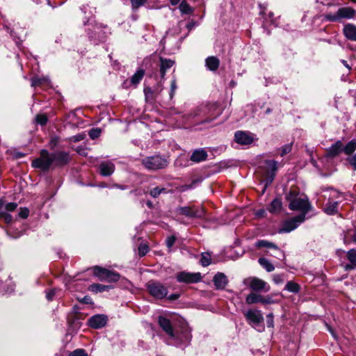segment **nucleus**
Listing matches in <instances>:
<instances>
[{
    "label": "nucleus",
    "instance_id": "1",
    "mask_svg": "<svg viewBox=\"0 0 356 356\" xmlns=\"http://www.w3.org/2000/svg\"><path fill=\"white\" fill-rule=\"evenodd\" d=\"M142 164L149 170H159L165 168L169 162L166 158L158 154L147 156L142 160Z\"/></svg>",
    "mask_w": 356,
    "mask_h": 356
},
{
    "label": "nucleus",
    "instance_id": "2",
    "mask_svg": "<svg viewBox=\"0 0 356 356\" xmlns=\"http://www.w3.org/2000/svg\"><path fill=\"white\" fill-rule=\"evenodd\" d=\"M356 15V10L351 7H342L335 13H327L324 15L325 19L330 22H339L343 19H353Z\"/></svg>",
    "mask_w": 356,
    "mask_h": 356
},
{
    "label": "nucleus",
    "instance_id": "3",
    "mask_svg": "<svg viewBox=\"0 0 356 356\" xmlns=\"http://www.w3.org/2000/svg\"><path fill=\"white\" fill-rule=\"evenodd\" d=\"M148 293L157 300H162L167 297L168 289L163 284L159 281L150 280L146 284Z\"/></svg>",
    "mask_w": 356,
    "mask_h": 356
},
{
    "label": "nucleus",
    "instance_id": "4",
    "mask_svg": "<svg viewBox=\"0 0 356 356\" xmlns=\"http://www.w3.org/2000/svg\"><path fill=\"white\" fill-rule=\"evenodd\" d=\"M158 323L170 338L175 340L178 343L188 342L191 340V337L188 336V334L185 337L184 341L180 339L178 334L174 332L172 323L168 318L161 316H159Z\"/></svg>",
    "mask_w": 356,
    "mask_h": 356
},
{
    "label": "nucleus",
    "instance_id": "5",
    "mask_svg": "<svg viewBox=\"0 0 356 356\" xmlns=\"http://www.w3.org/2000/svg\"><path fill=\"white\" fill-rule=\"evenodd\" d=\"M53 165L51 154L47 149L40 152V156L32 161L31 165L43 172L48 171Z\"/></svg>",
    "mask_w": 356,
    "mask_h": 356
},
{
    "label": "nucleus",
    "instance_id": "6",
    "mask_svg": "<svg viewBox=\"0 0 356 356\" xmlns=\"http://www.w3.org/2000/svg\"><path fill=\"white\" fill-rule=\"evenodd\" d=\"M244 316L248 323L254 328L259 327V331H263L264 326L262 325L264 321L263 314L261 311L257 309H248L244 313Z\"/></svg>",
    "mask_w": 356,
    "mask_h": 356
},
{
    "label": "nucleus",
    "instance_id": "7",
    "mask_svg": "<svg viewBox=\"0 0 356 356\" xmlns=\"http://www.w3.org/2000/svg\"><path fill=\"white\" fill-rule=\"evenodd\" d=\"M94 275L99 280L109 282H116L120 279V275L118 273L97 266L94 267Z\"/></svg>",
    "mask_w": 356,
    "mask_h": 356
},
{
    "label": "nucleus",
    "instance_id": "8",
    "mask_svg": "<svg viewBox=\"0 0 356 356\" xmlns=\"http://www.w3.org/2000/svg\"><path fill=\"white\" fill-rule=\"evenodd\" d=\"M310 204L307 198L294 197L289 203V208L293 211H298L300 212V215H304L305 219L306 214L310 210Z\"/></svg>",
    "mask_w": 356,
    "mask_h": 356
},
{
    "label": "nucleus",
    "instance_id": "9",
    "mask_svg": "<svg viewBox=\"0 0 356 356\" xmlns=\"http://www.w3.org/2000/svg\"><path fill=\"white\" fill-rule=\"evenodd\" d=\"M243 283L254 291L268 292L270 289L267 282L257 277H251L245 279Z\"/></svg>",
    "mask_w": 356,
    "mask_h": 356
},
{
    "label": "nucleus",
    "instance_id": "10",
    "mask_svg": "<svg viewBox=\"0 0 356 356\" xmlns=\"http://www.w3.org/2000/svg\"><path fill=\"white\" fill-rule=\"evenodd\" d=\"M177 212L188 218H202L205 215L204 208L197 207H181L177 209Z\"/></svg>",
    "mask_w": 356,
    "mask_h": 356
},
{
    "label": "nucleus",
    "instance_id": "11",
    "mask_svg": "<svg viewBox=\"0 0 356 356\" xmlns=\"http://www.w3.org/2000/svg\"><path fill=\"white\" fill-rule=\"evenodd\" d=\"M305 220L304 215H298L284 221L282 227L279 229V233H287L294 230L300 223L303 222Z\"/></svg>",
    "mask_w": 356,
    "mask_h": 356
},
{
    "label": "nucleus",
    "instance_id": "12",
    "mask_svg": "<svg viewBox=\"0 0 356 356\" xmlns=\"http://www.w3.org/2000/svg\"><path fill=\"white\" fill-rule=\"evenodd\" d=\"M176 279L178 282L185 284L197 283L202 280L200 273H188V272H179L176 275Z\"/></svg>",
    "mask_w": 356,
    "mask_h": 356
},
{
    "label": "nucleus",
    "instance_id": "13",
    "mask_svg": "<svg viewBox=\"0 0 356 356\" xmlns=\"http://www.w3.org/2000/svg\"><path fill=\"white\" fill-rule=\"evenodd\" d=\"M234 140L241 145H249L254 142L253 134L244 131H237L234 134Z\"/></svg>",
    "mask_w": 356,
    "mask_h": 356
},
{
    "label": "nucleus",
    "instance_id": "14",
    "mask_svg": "<svg viewBox=\"0 0 356 356\" xmlns=\"http://www.w3.org/2000/svg\"><path fill=\"white\" fill-rule=\"evenodd\" d=\"M245 302L248 305L261 302L262 304H272L274 302L273 300L269 296L264 297L255 293H251L247 296Z\"/></svg>",
    "mask_w": 356,
    "mask_h": 356
},
{
    "label": "nucleus",
    "instance_id": "15",
    "mask_svg": "<svg viewBox=\"0 0 356 356\" xmlns=\"http://www.w3.org/2000/svg\"><path fill=\"white\" fill-rule=\"evenodd\" d=\"M52 163L56 166H63L67 164L70 160L69 153L63 151L51 154Z\"/></svg>",
    "mask_w": 356,
    "mask_h": 356
},
{
    "label": "nucleus",
    "instance_id": "16",
    "mask_svg": "<svg viewBox=\"0 0 356 356\" xmlns=\"http://www.w3.org/2000/svg\"><path fill=\"white\" fill-rule=\"evenodd\" d=\"M266 165V185L270 184L275 176V172L277 170V162L273 160H267L265 162Z\"/></svg>",
    "mask_w": 356,
    "mask_h": 356
},
{
    "label": "nucleus",
    "instance_id": "17",
    "mask_svg": "<svg viewBox=\"0 0 356 356\" xmlns=\"http://www.w3.org/2000/svg\"><path fill=\"white\" fill-rule=\"evenodd\" d=\"M348 263L345 264L343 268L346 271L356 269V249L353 248L346 252Z\"/></svg>",
    "mask_w": 356,
    "mask_h": 356
},
{
    "label": "nucleus",
    "instance_id": "18",
    "mask_svg": "<svg viewBox=\"0 0 356 356\" xmlns=\"http://www.w3.org/2000/svg\"><path fill=\"white\" fill-rule=\"evenodd\" d=\"M99 171L101 175L108 177L115 171V165L111 161H103L99 165Z\"/></svg>",
    "mask_w": 356,
    "mask_h": 356
},
{
    "label": "nucleus",
    "instance_id": "19",
    "mask_svg": "<svg viewBox=\"0 0 356 356\" xmlns=\"http://www.w3.org/2000/svg\"><path fill=\"white\" fill-rule=\"evenodd\" d=\"M213 282L217 290H222L228 284V279L223 273H217L213 278Z\"/></svg>",
    "mask_w": 356,
    "mask_h": 356
},
{
    "label": "nucleus",
    "instance_id": "20",
    "mask_svg": "<svg viewBox=\"0 0 356 356\" xmlns=\"http://www.w3.org/2000/svg\"><path fill=\"white\" fill-rule=\"evenodd\" d=\"M160 61V67H159V72L161 74V79H164L166 72L171 68L175 63V60H171L170 58H159Z\"/></svg>",
    "mask_w": 356,
    "mask_h": 356
},
{
    "label": "nucleus",
    "instance_id": "21",
    "mask_svg": "<svg viewBox=\"0 0 356 356\" xmlns=\"http://www.w3.org/2000/svg\"><path fill=\"white\" fill-rule=\"evenodd\" d=\"M88 323L92 328L103 327L106 324V317L104 315H95L90 318Z\"/></svg>",
    "mask_w": 356,
    "mask_h": 356
},
{
    "label": "nucleus",
    "instance_id": "22",
    "mask_svg": "<svg viewBox=\"0 0 356 356\" xmlns=\"http://www.w3.org/2000/svg\"><path fill=\"white\" fill-rule=\"evenodd\" d=\"M81 10L85 15L86 20L83 21V25L87 26L90 24V21L96 13V8L90 6L88 3L84 4L81 7Z\"/></svg>",
    "mask_w": 356,
    "mask_h": 356
},
{
    "label": "nucleus",
    "instance_id": "23",
    "mask_svg": "<svg viewBox=\"0 0 356 356\" xmlns=\"http://www.w3.org/2000/svg\"><path fill=\"white\" fill-rule=\"evenodd\" d=\"M207 152L203 149H195L191 156V161L195 163L204 161L207 158Z\"/></svg>",
    "mask_w": 356,
    "mask_h": 356
},
{
    "label": "nucleus",
    "instance_id": "24",
    "mask_svg": "<svg viewBox=\"0 0 356 356\" xmlns=\"http://www.w3.org/2000/svg\"><path fill=\"white\" fill-rule=\"evenodd\" d=\"M341 152H343V143L341 140H337L327 149V155L330 157H335Z\"/></svg>",
    "mask_w": 356,
    "mask_h": 356
},
{
    "label": "nucleus",
    "instance_id": "25",
    "mask_svg": "<svg viewBox=\"0 0 356 356\" xmlns=\"http://www.w3.org/2000/svg\"><path fill=\"white\" fill-rule=\"evenodd\" d=\"M345 36L353 41H356V26L352 24L346 25L343 28Z\"/></svg>",
    "mask_w": 356,
    "mask_h": 356
},
{
    "label": "nucleus",
    "instance_id": "26",
    "mask_svg": "<svg viewBox=\"0 0 356 356\" xmlns=\"http://www.w3.org/2000/svg\"><path fill=\"white\" fill-rule=\"evenodd\" d=\"M339 202L329 200L323 208V211L327 215H334L338 212Z\"/></svg>",
    "mask_w": 356,
    "mask_h": 356
},
{
    "label": "nucleus",
    "instance_id": "27",
    "mask_svg": "<svg viewBox=\"0 0 356 356\" xmlns=\"http://www.w3.org/2000/svg\"><path fill=\"white\" fill-rule=\"evenodd\" d=\"M206 66L211 71H216L218 70L220 65V60L216 56H209L206 60Z\"/></svg>",
    "mask_w": 356,
    "mask_h": 356
},
{
    "label": "nucleus",
    "instance_id": "28",
    "mask_svg": "<svg viewBox=\"0 0 356 356\" xmlns=\"http://www.w3.org/2000/svg\"><path fill=\"white\" fill-rule=\"evenodd\" d=\"M282 207V200L280 198H275L268 207V211L272 213H278Z\"/></svg>",
    "mask_w": 356,
    "mask_h": 356
},
{
    "label": "nucleus",
    "instance_id": "29",
    "mask_svg": "<svg viewBox=\"0 0 356 356\" xmlns=\"http://www.w3.org/2000/svg\"><path fill=\"white\" fill-rule=\"evenodd\" d=\"M143 91L146 102L154 104L156 101L157 95L156 92L153 90L150 87H145Z\"/></svg>",
    "mask_w": 356,
    "mask_h": 356
},
{
    "label": "nucleus",
    "instance_id": "30",
    "mask_svg": "<svg viewBox=\"0 0 356 356\" xmlns=\"http://www.w3.org/2000/svg\"><path fill=\"white\" fill-rule=\"evenodd\" d=\"M145 70L143 69H138L134 74L130 78L131 84L135 87L140 82L145 75Z\"/></svg>",
    "mask_w": 356,
    "mask_h": 356
},
{
    "label": "nucleus",
    "instance_id": "31",
    "mask_svg": "<svg viewBox=\"0 0 356 356\" xmlns=\"http://www.w3.org/2000/svg\"><path fill=\"white\" fill-rule=\"evenodd\" d=\"M256 246L258 248H273L278 251L282 255L283 254L282 252L279 249V248L273 243L266 241V240H259L257 242Z\"/></svg>",
    "mask_w": 356,
    "mask_h": 356
},
{
    "label": "nucleus",
    "instance_id": "32",
    "mask_svg": "<svg viewBox=\"0 0 356 356\" xmlns=\"http://www.w3.org/2000/svg\"><path fill=\"white\" fill-rule=\"evenodd\" d=\"M0 219L4 220V222L7 224H9L13 220L12 216L6 212L3 209V200H0Z\"/></svg>",
    "mask_w": 356,
    "mask_h": 356
},
{
    "label": "nucleus",
    "instance_id": "33",
    "mask_svg": "<svg viewBox=\"0 0 356 356\" xmlns=\"http://www.w3.org/2000/svg\"><path fill=\"white\" fill-rule=\"evenodd\" d=\"M111 289L110 286L104 285L102 284H92L89 286L88 289L94 293L104 292L108 291Z\"/></svg>",
    "mask_w": 356,
    "mask_h": 356
},
{
    "label": "nucleus",
    "instance_id": "34",
    "mask_svg": "<svg viewBox=\"0 0 356 356\" xmlns=\"http://www.w3.org/2000/svg\"><path fill=\"white\" fill-rule=\"evenodd\" d=\"M300 289L301 287L300 284L293 281L287 282L284 286V290H286L293 293H298L300 291Z\"/></svg>",
    "mask_w": 356,
    "mask_h": 356
},
{
    "label": "nucleus",
    "instance_id": "35",
    "mask_svg": "<svg viewBox=\"0 0 356 356\" xmlns=\"http://www.w3.org/2000/svg\"><path fill=\"white\" fill-rule=\"evenodd\" d=\"M149 193L153 198H157L161 194L168 193V190L163 186H156L150 189Z\"/></svg>",
    "mask_w": 356,
    "mask_h": 356
},
{
    "label": "nucleus",
    "instance_id": "36",
    "mask_svg": "<svg viewBox=\"0 0 356 356\" xmlns=\"http://www.w3.org/2000/svg\"><path fill=\"white\" fill-rule=\"evenodd\" d=\"M179 9L182 15H190L193 12V8L185 0L181 1Z\"/></svg>",
    "mask_w": 356,
    "mask_h": 356
},
{
    "label": "nucleus",
    "instance_id": "37",
    "mask_svg": "<svg viewBox=\"0 0 356 356\" xmlns=\"http://www.w3.org/2000/svg\"><path fill=\"white\" fill-rule=\"evenodd\" d=\"M356 149V140L353 139L348 142L345 147L343 146V152L347 154L350 155Z\"/></svg>",
    "mask_w": 356,
    "mask_h": 356
},
{
    "label": "nucleus",
    "instance_id": "38",
    "mask_svg": "<svg viewBox=\"0 0 356 356\" xmlns=\"http://www.w3.org/2000/svg\"><path fill=\"white\" fill-rule=\"evenodd\" d=\"M258 262L268 272H272L275 269L273 264L266 258H259Z\"/></svg>",
    "mask_w": 356,
    "mask_h": 356
},
{
    "label": "nucleus",
    "instance_id": "39",
    "mask_svg": "<svg viewBox=\"0 0 356 356\" xmlns=\"http://www.w3.org/2000/svg\"><path fill=\"white\" fill-rule=\"evenodd\" d=\"M49 79L46 77L34 76L31 79V86L36 87L48 83Z\"/></svg>",
    "mask_w": 356,
    "mask_h": 356
},
{
    "label": "nucleus",
    "instance_id": "40",
    "mask_svg": "<svg viewBox=\"0 0 356 356\" xmlns=\"http://www.w3.org/2000/svg\"><path fill=\"white\" fill-rule=\"evenodd\" d=\"M200 263L204 267L209 266L211 263V257L210 254L208 252H203L201 255Z\"/></svg>",
    "mask_w": 356,
    "mask_h": 356
},
{
    "label": "nucleus",
    "instance_id": "41",
    "mask_svg": "<svg viewBox=\"0 0 356 356\" xmlns=\"http://www.w3.org/2000/svg\"><path fill=\"white\" fill-rule=\"evenodd\" d=\"M35 121H36L37 124H39L43 126L47 123L48 118H47V116L44 114H38L35 116Z\"/></svg>",
    "mask_w": 356,
    "mask_h": 356
},
{
    "label": "nucleus",
    "instance_id": "42",
    "mask_svg": "<svg viewBox=\"0 0 356 356\" xmlns=\"http://www.w3.org/2000/svg\"><path fill=\"white\" fill-rule=\"evenodd\" d=\"M149 252V246L145 243H141L138 246V254L144 257Z\"/></svg>",
    "mask_w": 356,
    "mask_h": 356
},
{
    "label": "nucleus",
    "instance_id": "43",
    "mask_svg": "<svg viewBox=\"0 0 356 356\" xmlns=\"http://www.w3.org/2000/svg\"><path fill=\"white\" fill-rule=\"evenodd\" d=\"M292 145H293V143H291L286 144V145H284V146H282L281 147V153H280L281 156H284L286 154L289 153L292 150Z\"/></svg>",
    "mask_w": 356,
    "mask_h": 356
},
{
    "label": "nucleus",
    "instance_id": "44",
    "mask_svg": "<svg viewBox=\"0 0 356 356\" xmlns=\"http://www.w3.org/2000/svg\"><path fill=\"white\" fill-rule=\"evenodd\" d=\"M17 207V204L15 202H9L6 204H3V209L6 212H11L15 211Z\"/></svg>",
    "mask_w": 356,
    "mask_h": 356
},
{
    "label": "nucleus",
    "instance_id": "45",
    "mask_svg": "<svg viewBox=\"0 0 356 356\" xmlns=\"http://www.w3.org/2000/svg\"><path fill=\"white\" fill-rule=\"evenodd\" d=\"M101 134V130L99 129H92L89 131L88 135L91 139L97 138Z\"/></svg>",
    "mask_w": 356,
    "mask_h": 356
},
{
    "label": "nucleus",
    "instance_id": "46",
    "mask_svg": "<svg viewBox=\"0 0 356 356\" xmlns=\"http://www.w3.org/2000/svg\"><path fill=\"white\" fill-rule=\"evenodd\" d=\"M101 28H102V26L101 24H95L94 25V29H95V31H91L90 29H88V35H89V38H90V39L96 38V37H97V34H96V29H101Z\"/></svg>",
    "mask_w": 356,
    "mask_h": 356
},
{
    "label": "nucleus",
    "instance_id": "47",
    "mask_svg": "<svg viewBox=\"0 0 356 356\" xmlns=\"http://www.w3.org/2000/svg\"><path fill=\"white\" fill-rule=\"evenodd\" d=\"M146 0H131V7L133 9H137L143 6Z\"/></svg>",
    "mask_w": 356,
    "mask_h": 356
},
{
    "label": "nucleus",
    "instance_id": "48",
    "mask_svg": "<svg viewBox=\"0 0 356 356\" xmlns=\"http://www.w3.org/2000/svg\"><path fill=\"white\" fill-rule=\"evenodd\" d=\"M273 280L274 282L277 284H282L284 282V274L273 275Z\"/></svg>",
    "mask_w": 356,
    "mask_h": 356
},
{
    "label": "nucleus",
    "instance_id": "49",
    "mask_svg": "<svg viewBox=\"0 0 356 356\" xmlns=\"http://www.w3.org/2000/svg\"><path fill=\"white\" fill-rule=\"evenodd\" d=\"M29 215V209H27L26 207L20 208L19 213H18L19 217H20L21 218L25 219V218H28Z\"/></svg>",
    "mask_w": 356,
    "mask_h": 356
},
{
    "label": "nucleus",
    "instance_id": "50",
    "mask_svg": "<svg viewBox=\"0 0 356 356\" xmlns=\"http://www.w3.org/2000/svg\"><path fill=\"white\" fill-rule=\"evenodd\" d=\"M59 142H60L59 138L57 137V136H54V137L51 138V140H50V141L49 143V147L51 149H54L58 145Z\"/></svg>",
    "mask_w": 356,
    "mask_h": 356
},
{
    "label": "nucleus",
    "instance_id": "51",
    "mask_svg": "<svg viewBox=\"0 0 356 356\" xmlns=\"http://www.w3.org/2000/svg\"><path fill=\"white\" fill-rule=\"evenodd\" d=\"M177 88V86L176 83V80L173 79V80H172L171 83H170V99H172V97H174Z\"/></svg>",
    "mask_w": 356,
    "mask_h": 356
},
{
    "label": "nucleus",
    "instance_id": "52",
    "mask_svg": "<svg viewBox=\"0 0 356 356\" xmlns=\"http://www.w3.org/2000/svg\"><path fill=\"white\" fill-rule=\"evenodd\" d=\"M70 356H88V354L83 349H76L70 353Z\"/></svg>",
    "mask_w": 356,
    "mask_h": 356
},
{
    "label": "nucleus",
    "instance_id": "53",
    "mask_svg": "<svg viewBox=\"0 0 356 356\" xmlns=\"http://www.w3.org/2000/svg\"><path fill=\"white\" fill-rule=\"evenodd\" d=\"M56 293V289H50L48 291H47V293H46V298H47V299L49 301L53 300Z\"/></svg>",
    "mask_w": 356,
    "mask_h": 356
},
{
    "label": "nucleus",
    "instance_id": "54",
    "mask_svg": "<svg viewBox=\"0 0 356 356\" xmlns=\"http://www.w3.org/2000/svg\"><path fill=\"white\" fill-rule=\"evenodd\" d=\"M86 137V135L85 134H77V135H75V136H73L72 138H71V140L74 143H76V142H79L81 140H83Z\"/></svg>",
    "mask_w": 356,
    "mask_h": 356
},
{
    "label": "nucleus",
    "instance_id": "55",
    "mask_svg": "<svg viewBox=\"0 0 356 356\" xmlns=\"http://www.w3.org/2000/svg\"><path fill=\"white\" fill-rule=\"evenodd\" d=\"M176 241V238L174 236H169L166 240V245L168 248L172 247Z\"/></svg>",
    "mask_w": 356,
    "mask_h": 356
},
{
    "label": "nucleus",
    "instance_id": "56",
    "mask_svg": "<svg viewBox=\"0 0 356 356\" xmlns=\"http://www.w3.org/2000/svg\"><path fill=\"white\" fill-rule=\"evenodd\" d=\"M348 160L353 168L356 170V153L349 157Z\"/></svg>",
    "mask_w": 356,
    "mask_h": 356
},
{
    "label": "nucleus",
    "instance_id": "57",
    "mask_svg": "<svg viewBox=\"0 0 356 356\" xmlns=\"http://www.w3.org/2000/svg\"><path fill=\"white\" fill-rule=\"evenodd\" d=\"M266 323L268 327H273V315L272 314L266 316Z\"/></svg>",
    "mask_w": 356,
    "mask_h": 356
},
{
    "label": "nucleus",
    "instance_id": "58",
    "mask_svg": "<svg viewBox=\"0 0 356 356\" xmlns=\"http://www.w3.org/2000/svg\"><path fill=\"white\" fill-rule=\"evenodd\" d=\"M179 297H180L179 293H172L168 296H167L166 298L170 301H175V300H177V299H179Z\"/></svg>",
    "mask_w": 356,
    "mask_h": 356
},
{
    "label": "nucleus",
    "instance_id": "59",
    "mask_svg": "<svg viewBox=\"0 0 356 356\" xmlns=\"http://www.w3.org/2000/svg\"><path fill=\"white\" fill-rule=\"evenodd\" d=\"M81 302L85 303V304H91L92 303V299L89 296H85L81 300Z\"/></svg>",
    "mask_w": 356,
    "mask_h": 356
},
{
    "label": "nucleus",
    "instance_id": "60",
    "mask_svg": "<svg viewBox=\"0 0 356 356\" xmlns=\"http://www.w3.org/2000/svg\"><path fill=\"white\" fill-rule=\"evenodd\" d=\"M191 188H193V185L187 184V185H184V186H181L180 190H181V191H187V190H189Z\"/></svg>",
    "mask_w": 356,
    "mask_h": 356
},
{
    "label": "nucleus",
    "instance_id": "61",
    "mask_svg": "<svg viewBox=\"0 0 356 356\" xmlns=\"http://www.w3.org/2000/svg\"><path fill=\"white\" fill-rule=\"evenodd\" d=\"M202 180L203 179L202 177L193 180L192 182L191 183V184L193 185V188L197 184L202 182Z\"/></svg>",
    "mask_w": 356,
    "mask_h": 356
},
{
    "label": "nucleus",
    "instance_id": "62",
    "mask_svg": "<svg viewBox=\"0 0 356 356\" xmlns=\"http://www.w3.org/2000/svg\"><path fill=\"white\" fill-rule=\"evenodd\" d=\"M113 186L117 188L121 189V190H125L127 188L126 186L120 185V184H114Z\"/></svg>",
    "mask_w": 356,
    "mask_h": 356
},
{
    "label": "nucleus",
    "instance_id": "63",
    "mask_svg": "<svg viewBox=\"0 0 356 356\" xmlns=\"http://www.w3.org/2000/svg\"><path fill=\"white\" fill-rule=\"evenodd\" d=\"M341 63H343V65L347 67L349 70L351 69V67H350V65L348 64L347 61L345 60H341Z\"/></svg>",
    "mask_w": 356,
    "mask_h": 356
},
{
    "label": "nucleus",
    "instance_id": "64",
    "mask_svg": "<svg viewBox=\"0 0 356 356\" xmlns=\"http://www.w3.org/2000/svg\"><path fill=\"white\" fill-rule=\"evenodd\" d=\"M180 1L181 0H170V2L172 6H176L180 2Z\"/></svg>",
    "mask_w": 356,
    "mask_h": 356
}]
</instances>
